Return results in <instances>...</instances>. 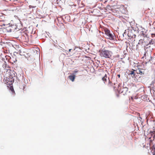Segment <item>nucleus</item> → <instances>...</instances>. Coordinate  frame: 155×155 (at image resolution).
Instances as JSON below:
<instances>
[{"label": "nucleus", "instance_id": "1", "mask_svg": "<svg viewBox=\"0 0 155 155\" xmlns=\"http://www.w3.org/2000/svg\"><path fill=\"white\" fill-rule=\"evenodd\" d=\"M99 52V55L101 57L105 58L110 59L113 54V53L111 51L104 49L100 50Z\"/></svg>", "mask_w": 155, "mask_h": 155}, {"label": "nucleus", "instance_id": "2", "mask_svg": "<svg viewBox=\"0 0 155 155\" xmlns=\"http://www.w3.org/2000/svg\"><path fill=\"white\" fill-rule=\"evenodd\" d=\"M13 71H11L10 72L11 74L10 77L9 78H7L5 81V83L7 85H9V86L12 85L13 83L14 82V79L13 78L15 75V74L13 73ZM8 87V86H7Z\"/></svg>", "mask_w": 155, "mask_h": 155}, {"label": "nucleus", "instance_id": "3", "mask_svg": "<svg viewBox=\"0 0 155 155\" xmlns=\"http://www.w3.org/2000/svg\"><path fill=\"white\" fill-rule=\"evenodd\" d=\"M104 31L105 34L106 35V38L111 40L114 39L115 35L114 33H111L110 30L107 29H105Z\"/></svg>", "mask_w": 155, "mask_h": 155}, {"label": "nucleus", "instance_id": "4", "mask_svg": "<svg viewBox=\"0 0 155 155\" xmlns=\"http://www.w3.org/2000/svg\"><path fill=\"white\" fill-rule=\"evenodd\" d=\"M119 92L123 95H127L128 92V88L127 87H123L120 89Z\"/></svg>", "mask_w": 155, "mask_h": 155}, {"label": "nucleus", "instance_id": "5", "mask_svg": "<svg viewBox=\"0 0 155 155\" xmlns=\"http://www.w3.org/2000/svg\"><path fill=\"white\" fill-rule=\"evenodd\" d=\"M149 39L148 38H145L143 39H140L139 42V44H141L143 45H144L146 46V44L147 43V40H149Z\"/></svg>", "mask_w": 155, "mask_h": 155}, {"label": "nucleus", "instance_id": "6", "mask_svg": "<svg viewBox=\"0 0 155 155\" xmlns=\"http://www.w3.org/2000/svg\"><path fill=\"white\" fill-rule=\"evenodd\" d=\"M154 44L155 45L154 41L153 39H150V40H149V43L147 41V43L146 44V47H147V48L148 47H150V45Z\"/></svg>", "mask_w": 155, "mask_h": 155}, {"label": "nucleus", "instance_id": "7", "mask_svg": "<svg viewBox=\"0 0 155 155\" xmlns=\"http://www.w3.org/2000/svg\"><path fill=\"white\" fill-rule=\"evenodd\" d=\"M145 70V69H143L140 70H137L136 71L137 74L142 75L144 74Z\"/></svg>", "mask_w": 155, "mask_h": 155}, {"label": "nucleus", "instance_id": "8", "mask_svg": "<svg viewBox=\"0 0 155 155\" xmlns=\"http://www.w3.org/2000/svg\"><path fill=\"white\" fill-rule=\"evenodd\" d=\"M151 135L152 136H153V139L150 140V142H152V141L153 140L154 141V140L155 139V131H153L152 132H151Z\"/></svg>", "mask_w": 155, "mask_h": 155}, {"label": "nucleus", "instance_id": "9", "mask_svg": "<svg viewBox=\"0 0 155 155\" xmlns=\"http://www.w3.org/2000/svg\"><path fill=\"white\" fill-rule=\"evenodd\" d=\"M141 35H142L144 37H147V35L146 34V31H145V30H144L143 31H142L140 33Z\"/></svg>", "mask_w": 155, "mask_h": 155}, {"label": "nucleus", "instance_id": "10", "mask_svg": "<svg viewBox=\"0 0 155 155\" xmlns=\"http://www.w3.org/2000/svg\"><path fill=\"white\" fill-rule=\"evenodd\" d=\"M75 75H70L69 76V78L72 81H74L75 79Z\"/></svg>", "mask_w": 155, "mask_h": 155}, {"label": "nucleus", "instance_id": "11", "mask_svg": "<svg viewBox=\"0 0 155 155\" xmlns=\"http://www.w3.org/2000/svg\"><path fill=\"white\" fill-rule=\"evenodd\" d=\"M107 76L106 74H105L104 76L102 78V80L104 82V83H105V82L107 81Z\"/></svg>", "mask_w": 155, "mask_h": 155}, {"label": "nucleus", "instance_id": "12", "mask_svg": "<svg viewBox=\"0 0 155 155\" xmlns=\"http://www.w3.org/2000/svg\"><path fill=\"white\" fill-rule=\"evenodd\" d=\"M134 71L135 70H134L133 71H130V73H129V75H132V77H134L135 75V74L134 72Z\"/></svg>", "mask_w": 155, "mask_h": 155}, {"label": "nucleus", "instance_id": "13", "mask_svg": "<svg viewBox=\"0 0 155 155\" xmlns=\"http://www.w3.org/2000/svg\"><path fill=\"white\" fill-rule=\"evenodd\" d=\"M9 89L13 93H15V91L14 90L13 87L12 85H10Z\"/></svg>", "mask_w": 155, "mask_h": 155}, {"label": "nucleus", "instance_id": "14", "mask_svg": "<svg viewBox=\"0 0 155 155\" xmlns=\"http://www.w3.org/2000/svg\"><path fill=\"white\" fill-rule=\"evenodd\" d=\"M137 67L138 69L137 70H140V69H143V67L142 66V65H137Z\"/></svg>", "mask_w": 155, "mask_h": 155}, {"label": "nucleus", "instance_id": "15", "mask_svg": "<svg viewBox=\"0 0 155 155\" xmlns=\"http://www.w3.org/2000/svg\"><path fill=\"white\" fill-rule=\"evenodd\" d=\"M108 79H109V82H108V86H109V87H111L112 86V83L110 81L109 78H108Z\"/></svg>", "mask_w": 155, "mask_h": 155}, {"label": "nucleus", "instance_id": "16", "mask_svg": "<svg viewBox=\"0 0 155 155\" xmlns=\"http://www.w3.org/2000/svg\"><path fill=\"white\" fill-rule=\"evenodd\" d=\"M151 37L153 38L155 36V34H151Z\"/></svg>", "mask_w": 155, "mask_h": 155}, {"label": "nucleus", "instance_id": "17", "mask_svg": "<svg viewBox=\"0 0 155 155\" xmlns=\"http://www.w3.org/2000/svg\"><path fill=\"white\" fill-rule=\"evenodd\" d=\"M78 72V71H74V74H76V73H77V72Z\"/></svg>", "mask_w": 155, "mask_h": 155}, {"label": "nucleus", "instance_id": "18", "mask_svg": "<svg viewBox=\"0 0 155 155\" xmlns=\"http://www.w3.org/2000/svg\"><path fill=\"white\" fill-rule=\"evenodd\" d=\"M154 153L153 154V155H155V148H154Z\"/></svg>", "mask_w": 155, "mask_h": 155}, {"label": "nucleus", "instance_id": "19", "mask_svg": "<svg viewBox=\"0 0 155 155\" xmlns=\"http://www.w3.org/2000/svg\"><path fill=\"white\" fill-rule=\"evenodd\" d=\"M117 76L119 78H120V74H118L117 75Z\"/></svg>", "mask_w": 155, "mask_h": 155}, {"label": "nucleus", "instance_id": "20", "mask_svg": "<svg viewBox=\"0 0 155 155\" xmlns=\"http://www.w3.org/2000/svg\"><path fill=\"white\" fill-rule=\"evenodd\" d=\"M71 50V49H69V51L70 52Z\"/></svg>", "mask_w": 155, "mask_h": 155}, {"label": "nucleus", "instance_id": "21", "mask_svg": "<svg viewBox=\"0 0 155 155\" xmlns=\"http://www.w3.org/2000/svg\"><path fill=\"white\" fill-rule=\"evenodd\" d=\"M117 97H118V96H119V95H118V94L117 95Z\"/></svg>", "mask_w": 155, "mask_h": 155}, {"label": "nucleus", "instance_id": "22", "mask_svg": "<svg viewBox=\"0 0 155 155\" xmlns=\"http://www.w3.org/2000/svg\"><path fill=\"white\" fill-rule=\"evenodd\" d=\"M151 137H149V139H151Z\"/></svg>", "mask_w": 155, "mask_h": 155}]
</instances>
